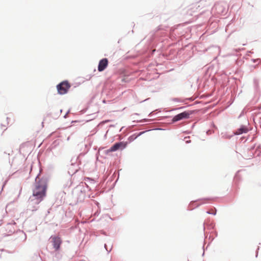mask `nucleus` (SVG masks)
Masks as SVG:
<instances>
[{"label":"nucleus","instance_id":"nucleus-3","mask_svg":"<svg viewBox=\"0 0 261 261\" xmlns=\"http://www.w3.org/2000/svg\"><path fill=\"white\" fill-rule=\"evenodd\" d=\"M51 240V242L53 243L54 248L55 250H58L60 249V245L62 243V241L60 238L58 237H51L50 238Z\"/></svg>","mask_w":261,"mask_h":261},{"label":"nucleus","instance_id":"nucleus-1","mask_svg":"<svg viewBox=\"0 0 261 261\" xmlns=\"http://www.w3.org/2000/svg\"><path fill=\"white\" fill-rule=\"evenodd\" d=\"M46 189L47 185L44 181L40 180L36 183L33 191V196L29 201V205L38 204L46 196Z\"/></svg>","mask_w":261,"mask_h":261},{"label":"nucleus","instance_id":"nucleus-8","mask_svg":"<svg viewBox=\"0 0 261 261\" xmlns=\"http://www.w3.org/2000/svg\"><path fill=\"white\" fill-rule=\"evenodd\" d=\"M194 204V203H192L190 204V207H193V205Z\"/></svg>","mask_w":261,"mask_h":261},{"label":"nucleus","instance_id":"nucleus-9","mask_svg":"<svg viewBox=\"0 0 261 261\" xmlns=\"http://www.w3.org/2000/svg\"><path fill=\"white\" fill-rule=\"evenodd\" d=\"M6 126H7L6 125L4 126L5 129V128H6Z\"/></svg>","mask_w":261,"mask_h":261},{"label":"nucleus","instance_id":"nucleus-4","mask_svg":"<svg viewBox=\"0 0 261 261\" xmlns=\"http://www.w3.org/2000/svg\"><path fill=\"white\" fill-rule=\"evenodd\" d=\"M126 146L125 144L122 142H120L115 143L109 149L107 150L108 152L115 151L119 149L124 148Z\"/></svg>","mask_w":261,"mask_h":261},{"label":"nucleus","instance_id":"nucleus-7","mask_svg":"<svg viewBox=\"0 0 261 261\" xmlns=\"http://www.w3.org/2000/svg\"><path fill=\"white\" fill-rule=\"evenodd\" d=\"M248 129L246 127L242 126L236 131L234 134L237 135H241L243 133H246L248 132Z\"/></svg>","mask_w":261,"mask_h":261},{"label":"nucleus","instance_id":"nucleus-5","mask_svg":"<svg viewBox=\"0 0 261 261\" xmlns=\"http://www.w3.org/2000/svg\"><path fill=\"white\" fill-rule=\"evenodd\" d=\"M189 115L190 114L188 112H184L175 116L173 118L172 121L173 122H176L185 118H188L189 117Z\"/></svg>","mask_w":261,"mask_h":261},{"label":"nucleus","instance_id":"nucleus-6","mask_svg":"<svg viewBox=\"0 0 261 261\" xmlns=\"http://www.w3.org/2000/svg\"><path fill=\"white\" fill-rule=\"evenodd\" d=\"M108 60L107 58H104L101 60L98 64V70L99 71H103L108 66Z\"/></svg>","mask_w":261,"mask_h":261},{"label":"nucleus","instance_id":"nucleus-2","mask_svg":"<svg viewBox=\"0 0 261 261\" xmlns=\"http://www.w3.org/2000/svg\"><path fill=\"white\" fill-rule=\"evenodd\" d=\"M70 85L67 81H63L57 86L58 92L59 94L63 95L67 93Z\"/></svg>","mask_w":261,"mask_h":261}]
</instances>
